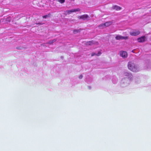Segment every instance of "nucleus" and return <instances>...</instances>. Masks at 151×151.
I'll use <instances>...</instances> for the list:
<instances>
[{
  "label": "nucleus",
  "instance_id": "obj_1",
  "mask_svg": "<svg viewBox=\"0 0 151 151\" xmlns=\"http://www.w3.org/2000/svg\"><path fill=\"white\" fill-rule=\"evenodd\" d=\"M128 68L129 69L132 71L134 72H136L137 71V68L135 65L131 62H129L128 64Z\"/></svg>",
  "mask_w": 151,
  "mask_h": 151
},
{
  "label": "nucleus",
  "instance_id": "obj_2",
  "mask_svg": "<svg viewBox=\"0 0 151 151\" xmlns=\"http://www.w3.org/2000/svg\"><path fill=\"white\" fill-rule=\"evenodd\" d=\"M80 11L79 9H72L70 10H68L65 11V13L66 14H69L71 13L76 12H79Z\"/></svg>",
  "mask_w": 151,
  "mask_h": 151
},
{
  "label": "nucleus",
  "instance_id": "obj_3",
  "mask_svg": "<svg viewBox=\"0 0 151 151\" xmlns=\"http://www.w3.org/2000/svg\"><path fill=\"white\" fill-rule=\"evenodd\" d=\"M112 22H107L106 23L100 24L99 25V27H108L111 25Z\"/></svg>",
  "mask_w": 151,
  "mask_h": 151
},
{
  "label": "nucleus",
  "instance_id": "obj_4",
  "mask_svg": "<svg viewBox=\"0 0 151 151\" xmlns=\"http://www.w3.org/2000/svg\"><path fill=\"white\" fill-rule=\"evenodd\" d=\"M115 38L116 40H127L128 39V37L127 36L125 37H123L118 35Z\"/></svg>",
  "mask_w": 151,
  "mask_h": 151
},
{
  "label": "nucleus",
  "instance_id": "obj_5",
  "mask_svg": "<svg viewBox=\"0 0 151 151\" xmlns=\"http://www.w3.org/2000/svg\"><path fill=\"white\" fill-rule=\"evenodd\" d=\"M119 54L120 55L124 58H126L127 56V53L124 51H120Z\"/></svg>",
  "mask_w": 151,
  "mask_h": 151
},
{
  "label": "nucleus",
  "instance_id": "obj_6",
  "mask_svg": "<svg viewBox=\"0 0 151 151\" xmlns=\"http://www.w3.org/2000/svg\"><path fill=\"white\" fill-rule=\"evenodd\" d=\"M140 32L139 30H135L132 32H130V34L132 36H136L139 35Z\"/></svg>",
  "mask_w": 151,
  "mask_h": 151
},
{
  "label": "nucleus",
  "instance_id": "obj_7",
  "mask_svg": "<svg viewBox=\"0 0 151 151\" xmlns=\"http://www.w3.org/2000/svg\"><path fill=\"white\" fill-rule=\"evenodd\" d=\"M96 43L98 44V43L97 42H94L93 40L87 42L86 43L85 45L87 46L89 45H91L93 44H96Z\"/></svg>",
  "mask_w": 151,
  "mask_h": 151
},
{
  "label": "nucleus",
  "instance_id": "obj_8",
  "mask_svg": "<svg viewBox=\"0 0 151 151\" xmlns=\"http://www.w3.org/2000/svg\"><path fill=\"white\" fill-rule=\"evenodd\" d=\"M88 17V16L86 14H83V15L78 16V18L79 19H82L85 20Z\"/></svg>",
  "mask_w": 151,
  "mask_h": 151
},
{
  "label": "nucleus",
  "instance_id": "obj_9",
  "mask_svg": "<svg viewBox=\"0 0 151 151\" xmlns=\"http://www.w3.org/2000/svg\"><path fill=\"white\" fill-rule=\"evenodd\" d=\"M112 8L113 9L116 10L117 11L120 10L122 9L121 7L117 5H114L112 7Z\"/></svg>",
  "mask_w": 151,
  "mask_h": 151
},
{
  "label": "nucleus",
  "instance_id": "obj_10",
  "mask_svg": "<svg viewBox=\"0 0 151 151\" xmlns=\"http://www.w3.org/2000/svg\"><path fill=\"white\" fill-rule=\"evenodd\" d=\"M137 40L139 42H143L145 41V37H140Z\"/></svg>",
  "mask_w": 151,
  "mask_h": 151
},
{
  "label": "nucleus",
  "instance_id": "obj_11",
  "mask_svg": "<svg viewBox=\"0 0 151 151\" xmlns=\"http://www.w3.org/2000/svg\"><path fill=\"white\" fill-rule=\"evenodd\" d=\"M101 53L100 51H99L98 52L97 54H96L95 53L93 52L91 54V56H93L94 55H96L97 56H99L101 55Z\"/></svg>",
  "mask_w": 151,
  "mask_h": 151
},
{
  "label": "nucleus",
  "instance_id": "obj_12",
  "mask_svg": "<svg viewBox=\"0 0 151 151\" xmlns=\"http://www.w3.org/2000/svg\"><path fill=\"white\" fill-rule=\"evenodd\" d=\"M11 21V19L10 17H7L6 18V23H7L10 22Z\"/></svg>",
  "mask_w": 151,
  "mask_h": 151
},
{
  "label": "nucleus",
  "instance_id": "obj_13",
  "mask_svg": "<svg viewBox=\"0 0 151 151\" xmlns=\"http://www.w3.org/2000/svg\"><path fill=\"white\" fill-rule=\"evenodd\" d=\"M81 30V29H79L78 30L75 29L73 31V33L74 34H76L77 33L80 32Z\"/></svg>",
  "mask_w": 151,
  "mask_h": 151
},
{
  "label": "nucleus",
  "instance_id": "obj_14",
  "mask_svg": "<svg viewBox=\"0 0 151 151\" xmlns=\"http://www.w3.org/2000/svg\"><path fill=\"white\" fill-rule=\"evenodd\" d=\"M50 14L49 13L47 15L43 16H42V18H46L47 17H50Z\"/></svg>",
  "mask_w": 151,
  "mask_h": 151
},
{
  "label": "nucleus",
  "instance_id": "obj_15",
  "mask_svg": "<svg viewBox=\"0 0 151 151\" xmlns=\"http://www.w3.org/2000/svg\"><path fill=\"white\" fill-rule=\"evenodd\" d=\"M58 1L61 4H63L65 2V0H58Z\"/></svg>",
  "mask_w": 151,
  "mask_h": 151
},
{
  "label": "nucleus",
  "instance_id": "obj_16",
  "mask_svg": "<svg viewBox=\"0 0 151 151\" xmlns=\"http://www.w3.org/2000/svg\"><path fill=\"white\" fill-rule=\"evenodd\" d=\"M56 41V40L55 39H54L52 41H50L49 42V43L51 44H52V43H53V42H55Z\"/></svg>",
  "mask_w": 151,
  "mask_h": 151
},
{
  "label": "nucleus",
  "instance_id": "obj_17",
  "mask_svg": "<svg viewBox=\"0 0 151 151\" xmlns=\"http://www.w3.org/2000/svg\"><path fill=\"white\" fill-rule=\"evenodd\" d=\"M124 74L125 76H129V75H130V74H129V73L127 72L125 73H124Z\"/></svg>",
  "mask_w": 151,
  "mask_h": 151
},
{
  "label": "nucleus",
  "instance_id": "obj_18",
  "mask_svg": "<svg viewBox=\"0 0 151 151\" xmlns=\"http://www.w3.org/2000/svg\"><path fill=\"white\" fill-rule=\"evenodd\" d=\"M83 76L82 75H80L79 77V78L80 79H81L82 78H83Z\"/></svg>",
  "mask_w": 151,
  "mask_h": 151
},
{
  "label": "nucleus",
  "instance_id": "obj_19",
  "mask_svg": "<svg viewBox=\"0 0 151 151\" xmlns=\"http://www.w3.org/2000/svg\"><path fill=\"white\" fill-rule=\"evenodd\" d=\"M36 24H37H37H42L41 23H36Z\"/></svg>",
  "mask_w": 151,
  "mask_h": 151
}]
</instances>
